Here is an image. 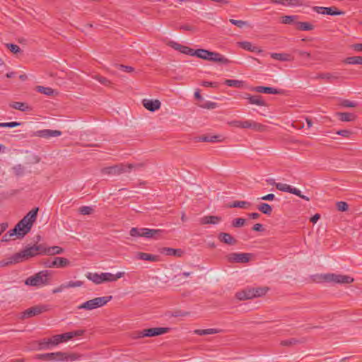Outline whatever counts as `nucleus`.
<instances>
[{
  "label": "nucleus",
  "mask_w": 362,
  "mask_h": 362,
  "mask_svg": "<svg viewBox=\"0 0 362 362\" xmlns=\"http://www.w3.org/2000/svg\"><path fill=\"white\" fill-rule=\"evenodd\" d=\"M51 272L48 270H42L35 275L27 278L25 281V285L35 287H40L49 284Z\"/></svg>",
  "instance_id": "1"
},
{
  "label": "nucleus",
  "mask_w": 362,
  "mask_h": 362,
  "mask_svg": "<svg viewBox=\"0 0 362 362\" xmlns=\"http://www.w3.org/2000/svg\"><path fill=\"white\" fill-rule=\"evenodd\" d=\"M43 245H34L30 247H28L20 252L15 254V258L20 262L28 259L30 257H35L37 255H43Z\"/></svg>",
  "instance_id": "2"
},
{
  "label": "nucleus",
  "mask_w": 362,
  "mask_h": 362,
  "mask_svg": "<svg viewBox=\"0 0 362 362\" xmlns=\"http://www.w3.org/2000/svg\"><path fill=\"white\" fill-rule=\"evenodd\" d=\"M112 298V296L97 297L93 299L87 300L78 306V309H84L91 310L106 305Z\"/></svg>",
  "instance_id": "3"
},
{
  "label": "nucleus",
  "mask_w": 362,
  "mask_h": 362,
  "mask_svg": "<svg viewBox=\"0 0 362 362\" xmlns=\"http://www.w3.org/2000/svg\"><path fill=\"white\" fill-rule=\"evenodd\" d=\"M37 358L43 361H74L76 359V356L74 354H67L63 352H54L42 354L37 356Z\"/></svg>",
  "instance_id": "4"
},
{
  "label": "nucleus",
  "mask_w": 362,
  "mask_h": 362,
  "mask_svg": "<svg viewBox=\"0 0 362 362\" xmlns=\"http://www.w3.org/2000/svg\"><path fill=\"white\" fill-rule=\"evenodd\" d=\"M169 331L168 327H152L136 331L132 334L134 339H140L143 337H151L159 336L167 333Z\"/></svg>",
  "instance_id": "5"
},
{
  "label": "nucleus",
  "mask_w": 362,
  "mask_h": 362,
  "mask_svg": "<svg viewBox=\"0 0 362 362\" xmlns=\"http://www.w3.org/2000/svg\"><path fill=\"white\" fill-rule=\"evenodd\" d=\"M318 279L324 281L333 282L335 284H349L354 281V278L350 276L334 274L320 275V276H318Z\"/></svg>",
  "instance_id": "6"
},
{
  "label": "nucleus",
  "mask_w": 362,
  "mask_h": 362,
  "mask_svg": "<svg viewBox=\"0 0 362 362\" xmlns=\"http://www.w3.org/2000/svg\"><path fill=\"white\" fill-rule=\"evenodd\" d=\"M50 310L49 305H37L33 306L21 313V319H25L38 315Z\"/></svg>",
  "instance_id": "7"
},
{
  "label": "nucleus",
  "mask_w": 362,
  "mask_h": 362,
  "mask_svg": "<svg viewBox=\"0 0 362 362\" xmlns=\"http://www.w3.org/2000/svg\"><path fill=\"white\" fill-rule=\"evenodd\" d=\"M44 264L48 268H64L70 264V262L65 257H56L53 259H47Z\"/></svg>",
  "instance_id": "8"
},
{
  "label": "nucleus",
  "mask_w": 362,
  "mask_h": 362,
  "mask_svg": "<svg viewBox=\"0 0 362 362\" xmlns=\"http://www.w3.org/2000/svg\"><path fill=\"white\" fill-rule=\"evenodd\" d=\"M124 173H126V168L125 164L124 163H119L101 169V173L107 175H119Z\"/></svg>",
  "instance_id": "9"
},
{
  "label": "nucleus",
  "mask_w": 362,
  "mask_h": 362,
  "mask_svg": "<svg viewBox=\"0 0 362 362\" xmlns=\"http://www.w3.org/2000/svg\"><path fill=\"white\" fill-rule=\"evenodd\" d=\"M240 98L247 100L249 104L256 105L257 106H267V103L263 99L262 96L259 95H252L247 93H243L240 95Z\"/></svg>",
  "instance_id": "10"
},
{
  "label": "nucleus",
  "mask_w": 362,
  "mask_h": 362,
  "mask_svg": "<svg viewBox=\"0 0 362 362\" xmlns=\"http://www.w3.org/2000/svg\"><path fill=\"white\" fill-rule=\"evenodd\" d=\"M252 254L250 253H230L227 256L229 262L247 263L250 260Z\"/></svg>",
  "instance_id": "11"
},
{
  "label": "nucleus",
  "mask_w": 362,
  "mask_h": 362,
  "mask_svg": "<svg viewBox=\"0 0 362 362\" xmlns=\"http://www.w3.org/2000/svg\"><path fill=\"white\" fill-rule=\"evenodd\" d=\"M62 132L59 130L42 129V130H39V131L33 132L31 134V136L49 139L50 137L59 136L62 135Z\"/></svg>",
  "instance_id": "12"
},
{
  "label": "nucleus",
  "mask_w": 362,
  "mask_h": 362,
  "mask_svg": "<svg viewBox=\"0 0 362 362\" xmlns=\"http://www.w3.org/2000/svg\"><path fill=\"white\" fill-rule=\"evenodd\" d=\"M30 230V227L21 220L12 229V232L16 233L18 238H23Z\"/></svg>",
  "instance_id": "13"
},
{
  "label": "nucleus",
  "mask_w": 362,
  "mask_h": 362,
  "mask_svg": "<svg viewBox=\"0 0 362 362\" xmlns=\"http://www.w3.org/2000/svg\"><path fill=\"white\" fill-rule=\"evenodd\" d=\"M168 45L182 54H185L189 56H194V52H195V49H193L187 46L182 45L176 42L170 41L168 43Z\"/></svg>",
  "instance_id": "14"
},
{
  "label": "nucleus",
  "mask_w": 362,
  "mask_h": 362,
  "mask_svg": "<svg viewBox=\"0 0 362 362\" xmlns=\"http://www.w3.org/2000/svg\"><path fill=\"white\" fill-rule=\"evenodd\" d=\"M61 343L59 334L52 336L49 339H43L40 342V349H49V346H56Z\"/></svg>",
  "instance_id": "15"
},
{
  "label": "nucleus",
  "mask_w": 362,
  "mask_h": 362,
  "mask_svg": "<svg viewBox=\"0 0 362 362\" xmlns=\"http://www.w3.org/2000/svg\"><path fill=\"white\" fill-rule=\"evenodd\" d=\"M38 212V208H34L30 211L21 221L31 229L33 223L35 222Z\"/></svg>",
  "instance_id": "16"
},
{
  "label": "nucleus",
  "mask_w": 362,
  "mask_h": 362,
  "mask_svg": "<svg viewBox=\"0 0 362 362\" xmlns=\"http://www.w3.org/2000/svg\"><path fill=\"white\" fill-rule=\"evenodd\" d=\"M38 212V208H34L30 211L21 221L31 229L33 223L35 222Z\"/></svg>",
  "instance_id": "17"
},
{
  "label": "nucleus",
  "mask_w": 362,
  "mask_h": 362,
  "mask_svg": "<svg viewBox=\"0 0 362 362\" xmlns=\"http://www.w3.org/2000/svg\"><path fill=\"white\" fill-rule=\"evenodd\" d=\"M38 212V208H34L30 211L21 221L31 229L33 223L35 222Z\"/></svg>",
  "instance_id": "18"
},
{
  "label": "nucleus",
  "mask_w": 362,
  "mask_h": 362,
  "mask_svg": "<svg viewBox=\"0 0 362 362\" xmlns=\"http://www.w3.org/2000/svg\"><path fill=\"white\" fill-rule=\"evenodd\" d=\"M251 90L255 91L260 93H267V94H282L284 90L281 89H277L272 87H267V86H255L251 88Z\"/></svg>",
  "instance_id": "19"
},
{
  "label": "nucleus",
  "mask_w": 362,
  "mask_h": 362,
  "mask_svg": "<svg viewBox=\"0 0 362 362\" xmlns=\"http://www.w3.org/2000/svg\"><path fill=\"white\" fill-rule=\"evenodd\" d=\"M142 232H144L141 235L143 237L146 238H153V239H159L162 234L163 233V230L161 229H151L144 228Z\"/></svg>",
  "instance_id": "20"
},
{
  "label": "nucleus",
  "mask_w": 362,
  "mask_h": 362,
  "mask_svg": "<svg viewBox=\"0 0 362 362\" xmlns=\"http://www.w3.org/2000/svg\"><path fill=\"white\" fill-rule=\"evenodd\" d=\"M207 60L214 62H218L223 64H228L231 63V61L225 57L223 55L218 52L211 51H210V54Z\"/></svg>",
  "instance_id": "21"
},
{
  "label": "nucleus",
  "mask_w": 362,
  "mask_h": 362,
  "mask_svg": "<svg viewBox=\"0 0 362 362\" xmlns=\"http://www.w3.org/2000/svg\"><path fill=\"white\" fill-rule=\"evenodd\" d=\"M144 107L151 112H155L160 108L161 103L158 100L144 99L142 100Z\"/></svg>",
  "instance_id": "22"
},
{
  "label": "nucleus",
  "mask_w": 362,
  "mask_h": 362,
  "mask_svg": "<svg viewBox=\"0 0 362 362\" xmlns=\"http://www.w3.org/2000/svg\"><path fill=\"white\" fill-rule=\"evenodd\" d=\"M318 13L323 14V15L336 16V15L344 14V12L342 11H339L335 6H331V7L318 6Z\"/></svg>",
  "instance_id": "23"
},
{
  "label": "nucleus",
  "mask_w": 362,
  "mask_h": 362,
  "mask_svg": "<svg viewBox=\"0 0 362 362\" xmlns=\"http://www.w3.org/2000/svg\"><path fill=\"white\" fill-rule=\"evenodd\" d=\"M218 239L220 242L229 245H234L237 243L236 239L228 233H220L218 235Z\"/></svg>",
  "instance_id": "24"
},
{
  "label": "nucleus",
  "mask_w": 362,
  "mask_h": 362,
  "mask_svg": "<svg viewBox=\"0 0 362 362\" xmlns=\"http://www.w3.org/2000/svg\"><path fill=\"white\" fill-rule=\"evenodd\" d=\"M222 218L218 216H204L199 219V223L202 225L218 224L221 221Z\"/></svg>",
  "instance_id": "25"
},
{
  "label": "nucleus",
  "mask_w": 362,
  "mask_h": 362,
  "mask_svg": "<svg viewBox=\"0 0 362 362\" xmlns=\"http://www.w3.org/2000/svg\"><path fill=\"white\" fill-rule=\"evenodd\" d=\"M339 77V74L337 72H326L318 74V79L324 80L326 83H334V81L337 80Z\"/></svg>",
  "instance_id": "26"
},
{
  "label": "nucleus",
  "mask_w": 362,
  "mask_h": 362,
  "mask_svg": "<svg viewBox=\"0 0 362 362\" xmlns=\"http://www.w3.org/2000/svg\"><path fill=\"white\" fill-rule=\"evenodd\" d=\"M242 129H252L262 132L264 129V126L252 120L243 121Z\"/></svg>",
  "instance_id": "27"
},
{
  "label": "nucleus",
  "mask_w": 362,
  "mask_h": 362,
  "mask_svg": "<svg viewBox=\"0 0 362 362\" xmlns=\"http://www.w3.org/2000/svg\"><path fill=\"white\" fill-rule=\"evenodd\" d=\"M124 275V272H117L116 274H112L108 273V272L101 273L103 283V282L115 281L117 279L122 277Z\"/></svg>",
  "instance_id": "28"
},
{
  "label": "nucleus",
  "mask_w": 362,
  "mask_h": 362,
  "mask_svg": "<svg viewBox=\"0 0 362 362\" xmlns=\"http://www.w3.org/2000/svg\"><path fill=\"white\" fill-rule=\"evenodd\" d=\"M236 298L240 300L255 298L254 288H248L236 293Z\"/></svg>",
  "instance_id": "29"
},
{
  "label": "nucleus",
  "mask_w": 362,
  "mask_h": 362,
  "mask_svg": "<svg viewBox=\"0 0 362 362\" xmlns=\"http://www.w3.org/2000/svg\"><path fill=\"white\" fill-rule=\"evenodd\" d=\"M64 252V249L59 246L45 247L43 245V255H59Z\"/></svg>",
  "instance_id": "30"
},
{
  "label": "nucleus",
  "mask_w": 362,
  "mask_h": 362,
  "mask_svg": "<svg viewBox=\"0 0 362 362\" xmlns=\"http://www.w3.org/2000/svg\"><path fill=\"white\" fill-rule=\"evenodd\" d=\"M9 107L22 112H29L32 110V107L28 103L22 102L11 103Z\"/></svg>",
  "instance_id": "31"
},
{
  "label": "nucleus",
  "mask_w": 362,
  "mask_h": 362,
  "mask_svg": "<svg viewBox=\"0 0 362 362\" xmlns=\"http://www.w3.org/2000/svg\"><path fill=\"white\" fill-rule=\"evenodd\" d=\"M336 116L341 122H353L356 119V115L351 112H337Z\"/></svg>",
  "instance_id": "32"
},
{
  "label": "nucleus",
  "mask_w": 362,
  "mask_h": 362,
  "mask_svg": "<svg viewBox=\"0 0 362 362\" xmlns=\"http://www.w3.org/2000/svg\"><path fill=\"white\" fill-rule=\"evenodd\" d=\"M160 252L168 256L182 257L184 251L181 249H174L171 247H163Z\"/></svg>",
  "instance_id": "33"
},
{
  "label": "nucleus",
  "mask_w": 362,
  "mask_h": 362,
  "mask_svg": "<svg viewBox=\"0 0 362 362\" xmlns=\"http://www.w3.org/2000/svg\"><path fill=\"white\" fill-rule=\"evenodd\" d=\"M136 256L139 259L149 262H157L159 259L158 256L146 252H138Z\"/></svg>",
  "instance_id": "34"
},
{
  "label": "nucleus",
  "mask_w": 362,
  "mask_h": 362,
  "mask_svg": "<svg viewBox=\"0 0 362 362\" xmlns=\"http://www.w3.org/2000/svg\"><path fill=\"white\" fill-rule=\"evenodd\" d=\"M86 276L90 281H92L95 284H100L103 283L101 274L88 272L86 274Z\"/></svg>",
  "instance_id": "35"
},
{
  "label": "nucleus",
  "mask_w": 362,
  "mask_h": 362,
  "mask_svg": "<svg viewBox=\"0 0 362 362\" xmlns=\"http://www.w3.org/2000/svg\"><path fill=\"white\" fill-rule=\"evenodd\" d=\"M270 2L284 6H293L298 4V0H269Z\"/></svg>",
  "instance_id": "36"
},
{
  "label": "nucleus",
  "mask_w": 362,
  "mask_h": 362,
  "mask_svg": "<svg viewBox=\"0 0 362 362\" xmlns=\"http://www.w3.org/2000/svg\"><path fill=\"white\" fill-rule=\"evenodd\" d=\"M198 141L201 142H217L221 141L219 139V136L214 135V136H209V135H203L198 138Z\"/></svg>",
  "instance_id": "37"
},
{
  "label": "nucleus",
  "mask_w": 362,
  "mask_h": 362,
  "mask_svg": "<svg viewBox=\"0 0 362 362\" xmlns=\"http://www.w3.org/2000/svg\"><path fill=\"white\" fill-rule=\"evenodd\" d=\"M303 342H304V340H303V339H297L296 338H291L288 339L282 340L280 342V344L281 346H293L294 345H296L298 344H300Z\"/></svg>",
  "instance_id": "38"
},
{
  "label": "nucleus",
  "mask_w": 362,
  "mask_h": 362,
  "mask_svg": "<svg viewBox=\"0 0 362 362\" xmlns=\"http://www.w3.org/2000/svg\"><path fill=\"white\" fill-rule=\"evenodd\" d=\"M194 54V56H196L198 58L207 60L210 54V51L204 49H195Z\"/></svg>",
  "instance_id": "39"
},
{
  "label": "nucleus",
  "mask_w": 362,
  "mask_h": 362,
  "mask_svg": "<svg viewBox=\"0 0 362 362\" xmlns=\"http://www.w3.org/2000/svg\"><path fill=\"white\" fill-rule=\"evenodd\" d=\"M145 167L144 163L125 164L126 173H130L132 170H139Z\"/></svg>",
  "instance_id": "40"
},
{
  "label": "nucleus",
  "mask_w": 362,
  "mask_h": 362,
  "mask_svg": "<svg viewBox=\"0 0 362 362\" xmlns=\"http://www.w3.org/2000/svg\"><path fill=\"white\" fill-rule=\"evenodd\" d=\"M257 209L259 211H260L262 213L266 214V215H271L272 212V206L267 204V203H262L257 206Z\"/></svg>",
  "instance_id": "41"
},
{
  "label": "nucleus",
  "mask_w": 362,
  "mask_h": 362,
  "mask_svg": "<svg viewBox=\"0 0 362 362\" xmlns=\"http://www.w3.org/2000/svg\"><path fill=\"white\" fill-rule=\"evenodd\" d=\"M344 62L348 64H362V57H349L345 59Z\"/></svg>",
  "instance_id": "42"
},
{
  "label": "nucleus",
  "mask_w": 362,
  "mask_h": 362,
  "mask_svg": "<svg viewBox=\"0 0 362 362\" xmlns=\"http://www.w3.org/2000/svg\"><path fill=\"white\" fill-rule=\"evenodd\" d=\"M272 58L281 61V62H287L290 60V55L284 53H272L271 54Z\"/></svg>",
  "instance_id": "43"
},
{
  "label": "nucleus",
  "mask_w": 362,
  "mask_h": 362,
  "mask_svg": "<svg viewBox=\"0 0 362 362\" xmlns=\"http://www.w3.org/2000/svg\"><path fill=\"white\" fill-rule=\"evenodd\" d=\"M20 261H17L15 258V254L9 258L0 260V267H7L12 264L19 263Z\"/></svg>",
  "instance_id": "44"
},
{
  "label": "nucleus",
  "mask_w": 362,
  "mask_h": 362,
  "mask_svg": "<svg viewBox=\"0 0 362 362\" xmlns=\"http://www.w3.org/2000/svg\"><path fill=\"white\" fill-rule=\"evenodd\" d=\"M224 83L230 87L241 88L243 86V81L235 79H226Z\"/></svg>",
  "instance_id": "45"
},
{
  "label": "nucleus",
  "mask_w": 362,
  "mask_h": 362,
  "mask_svg": "<svg viewBox=\"0 0 362 362\" xmlns=\"http://www.w3.org/2000/svg\"><path fill=\"white\" fill-rule=\"evenodd\" d=\"M250 204L249 202H245V201H235L233 203H231L229 206L230 208H242L245 209L248 206H250Z\"/></svg>",
  "instance_id": "46"
},
{
  "label": "nucleus",
  "mask_w": 362,
  "mask_h": 362,
  "mask_svg": "<svg viewBox=\"0 0 362 362\" xmlns=\"http://www.w3.org/2000/svg\"><path fill=\"white\" fill-rule=\"evenodd\" d=\"M37 90L42 94L46 95H52L54 93V90L49 87H44L41 86H37Z\"/></svg>",
  "instance_id": "47"
},
{
  "label": "nucleus",
  "mask_w": 362,
  "mask_h": 362,
  "mask_svg": "<svg viewBox=\"0 0 362 362\" xmlns=\"http://www.w3.org/2000/svg\"><path fill=\"white\" fill-rule=\"evenodd\" d=\"M339 105L344 107H356L358 106V103L344 99L340 101Z\"/></svg>",
  "instance_id": "48"
},
{
  "label": "nucleus",
  "mask_w": 362,
  "mask_h": 362,
  "mask_svg": "<svg viewBox=\"0 0 362 362\" xmlns=\"http://www.w3.org/2000/svg\"><path fill=\"white\" fill-rule=\"evenodd\" d=\"M5 46L13 54H16L21 52V49L16 45L12 43H6Z\"/></svg>",
  "instance_id": "49"
},
{
  "label": "nucleus",
  "mask_w": 362,
  "mask_h": 362,
  "mask_svg": "<svg viewBox=\"0 0 362 362\" xmlns=\"http://www.w3.org/2000/svg\"><path fill=\"white\" fill-rule=\"evenodd\" d=\"M246 223V220L243 218H237L233 220L232 226L234 228H240Z\"/></svg>",
  "instance_id": "50"
},
{
  "label": "nucleus",
  "mask_w": 362,
  "mask_h": 362,
  "mask_svg": "<svg viewBox=\"0 0 362 362\" xmlns=\"http://www.w3.org/2000/svg\"><path fill=\"white\" fill-rule=\"evenodd\" d=\"M276 188L281 192H289L291 191V186L287 184L278 182L276 185Z\"/></svg>",
  "instance_id": "51"
},
{
  "label": "nucleus",
  "mask_w": 362,
  "mask_h": 362,
  "mask_svg": "<svg viewBox=\"0 0 362 362\" xmlns=\"http://www.w3.org/2000/svg\"><path fill=\"white\" fill-rule=\"evenodd\" d=\"M78 211L82 215H90L93 212V209L91 206H83L78 209Z\"/></svg>",
  "instance_id": "52"
},
{
  "label": "nucleus",
  "mask_w": 362,
  "mask_h": 362,
  "mask_svg": "<svg viewBox=\"0 0 362 362\" xmlns=\"http://www.w3.org/2000/svg\"><path fill=\"white\" fill-rule=\"evenodd\" d=\"M144 228H132L129 234L132 237H143L141 235L144 232H142Z\"/></svg>",
  "instance_id": "53"
},
{
  "label": "nucleus",
  "mask_w": 362,
  "mask_h": 362,
  "mask_svg": "<svg viewBox=\"0 0 362 362\" xmlns=\"http://www.w3.org/2000/svg\"><path fill=\"white\" fill-rule=\"evenodd\" d=\"M336 206L337 210L339 211H346L349 209V205L345 202H337Z\"/></svg>",
  "instance_id": "54"
},
{
  "label": "nucleus",
  "mask_w": 362,
  "mask_h": 362,
  "mask_svg": "<svg viewBox=\"0 0 362 362\" xmlns=\"http://www.w3.org/2000/svg\"><path fill=\"white\" fill-rule=\"evenodd\" d=\"M83 282L81 281H70L68 283L64 284L66 288H74V287H80L83 286Z\"/></svg>",
  "instance_id": "55"
},
{
  "label": "nucleus",
  "mask_w": 362,
  "mask_h": 362,
  "mask_svg": "<svg viewBox=\"0 0 362 362\" xmlns=\"http://www.w3.org/2000/svg\"><path fill=\"white\" fill-rule=\"evenodd\" d=\"M94 78L98 81L100 82L101 84L104 85V86H108L111 84V82L105 77H103L102 76H100V75H95L94 76Z\"/></svg>",
  "instance_id": "56"
},
{
  "label": "nucleus",
  "mask_w": 362,
  "mask_h": 362,
  "mask_svg": "<svg viewBox=\"0 0 362 362\" xmlns=\"http://www.w3.org/2000/svg\"><path fill=\"white\" fill-rule=\"evenodd\" d=\"M267 291H268V288H267V287L254 288L255 297H259V296H262L265 295L266 293L267 292Z\"/></svg>",
  "instance_id": "57"
},
{
  "label": "nucleus",
  "mask_w": 362,
  "mask_h": 362,
  "mask_svg": "<svg viewBox=\"0 0 362 362\" xmlns=\"http://www.w3.org/2000/svg\"><path fill=\"white\" fill-rule=\"evenodd\" d=\"M21 124V122H1L0 123V127L13 128V127H18Z\"/></svg>",
  "instance_id": "58"
},
{
  "label": "nucleus",
  "mask_w": 362,
  "mask_h": 362,
  "mask_svg": "<svg viewBox=\"0 0 362 362\" xmlns=\"http://www.w3.org/2000/svg\"><path fill=\"white\" fill-rule=\"evenodd\" d=\"M179 29L193 33L197 30V28L192 24H183L179 28Z\"/></svg>",
  "instance_id": "59"
},
{
  "label": "nucleus",
  "mask_w": 362,
  "mask_h": 362,
  "mask_svg": "<svg viewBox=\"0 0 362 362\" xmlns=\"http://www.w3.org/2000/svg\"><path fill=\"white\" fill-rule=\"evenodd\" d=\"M336 134L345 138H349L353 134V132L351 130L341 129L337 131Z\"/></svg>",
  "instance_id": "60"
},
{
  "label": "nucleus",
  "mask_w": 362,
  "mask_h": 362,
  "mask_svg": "<svg viewBox=\"0 0 362 362\" xmlns=\"http://www.w3.org/2000/svg\"><path fill=\"white\" fill-rule=\"evenodd\" d=\"M241 47L245 50L254 52L256 49L255 47L252 46V45L249 42H243L240 43Z\"/></svg>",
  "instance_id": "61"
},
{
  "label": "nucleus",
  "mask_w": 362,
  "mask_h": 362,
  "mask_svg": "<svg viewBox=\"0 0 362 362\" xmlns=\"http://www.w3.org/2000/svg\"><path fill=\"white\" fill-rule=\"evenodd\" d=\"M116 66L122 71L131 73L134 71V69L130 66H126L123 64H117Z\"/></svg>",
  "instance_id": "62"
},
{
  "label": "nucleus",
  "mask_w": 362,
  "mask_h": 362,
  "mask_svg": "<svg viewBox=\"0 0 362 362\" xmlns=\"http://www.w3.org/2000/svg\"><path fill=\"white\" fill-rule=\"evenodd\" d=\"M281 23H300L299 21H296V16H285L282 17V22Z\"/></svg>",
  "instance_id": "63"
},
{
  "label": "nucleus",
  "mask_w": 362,
  "mask_h": 362,
  "mask_svg": "<svg viewBox=\"0 0 362 362\" xmlns=\"http://www.w3.org/2000/svg\"><path fill=\"white\" fill-rule=\"evenodd\" d=\"M13 170L16 175L20 176L23 174L24 168L21 164H19L13 167Z\"/></svg>",
  "instance_id": "64"
}]
</instances>
